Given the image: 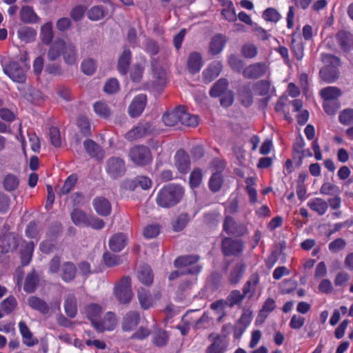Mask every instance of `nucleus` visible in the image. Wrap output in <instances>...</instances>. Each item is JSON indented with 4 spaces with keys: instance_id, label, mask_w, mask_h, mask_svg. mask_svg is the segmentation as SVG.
<instances>
[{
    "instance_id": "50",
    "label": "nucleus",
    "mask_w": 353,
    "mask_h": 353,
    "mask_svg": "<svg viewBox=\"0 0 353 353\" xmlns=\"http://www.w3.org/2000/svg\"><path fill=\"white\" fill-rule=\"evenodd\" d=\"M292 50L298 60H301L304 56V46L303 43L297 41L295 39V34L292 37Z\"/></svg>"
},
{
    "instance_id": "6",
    "label": "nucleus",
    "mask_w": 353,
    "mask_h": 353,
    "mask_svg": "<svg viewBox=\"0 0 353 353\" xmlns=\"http://www.w3.org/2000/svg\"><path fill=\"white\" fill-rule=\"evenodd\" d=\"M130 160L137 165L143 166L152 161V154L150 150L143 145H136L132 148L129 152Z\"/></svg>"
},
{
    "instance_id": "26",
    "label": "nucleus",
    "mask_w": 353,
    "mask_h": 353,
    "mask_svg": "<svg viewBox=\"0 0 353 353\" xmlns=\"http://www.w3.org/2000/svg\"><path fill=\"white\" fill-rule=\"evenodd\" d=\"M337 41L343 51H350L353 46V35L345 31H341L336 34Z\"/></svg>"
},
{
    "instance_id": "64",
    "label": "nucleus",
    "mask_w": 353,
    "mask_h": 353,
    "mask_svg": "<svg viewBox=\"0 0 353 353\" xmlns=\"http://www.w3.org/2000/svg\"><path fill=\"white\" fill-rule=\"evenodd\" d=\"M77 178L75 175L72 174L69 176L67 179L65 180L64 184L63 185L62 188L60 190V194H68L74 188L76 182H77Z\"/></svg>"
},
{
    "instance_id": "42",
    "label": "nucleus",
    "mask_w": 353,
    "mask_h": 353,
    "mask_svg": "<svg viewBox=\"0 0 353 353\" xmlns=\"http://www.w3.org/2000/svg\"><path fill=\"white\" fill-rule=\"evenodd\" d=\"M222 16L229 21H234L236 19V14L231 1H225L222 0Z\"/></svg>"
},
{
    "instance_id": "25",
    "label": "nucleus",
    "mask_w": 353,
    "mask_h": 353,
    "mask_svg": "<svg viewBox=\"0 0 353 353\" xmlns=\"http://www.w3.org/2000/svg\"><path fill=\"white\" fill-rule=\"evenodd\" d=\"M219 161L215 160L212 163V167H214V172L210 179L209 187L213 192H218L221 189V172L219 170Z\"/></svg>"
},
{
    "instance_id": "60",
    "label": "nucleus",
    "mask_w": 353,
    "mask_h": 353,
    "mask_svg": "<svg viewBox=\"0 0 353 353\" xmlns=\"http://www.w3.org/2000/svg\"><path fill=\"white\" fill-rule=\"evenodd\" d=\"M340 107L338 100L323 101V108L324 111L329 115L336 114Z\"/></svg>"
},
{
    "instance_id": "36",
    "label": "nucleus",
    "mask_w": 353,
    "mask_h": 353,
    "mask_svg": "<svg viewBox=\"0 0 353 353\" xmlns=\"http://www.w3.org/2000/svg\"><path fill=\"white\" fill-rule=\"evenodd\" d=\"M138 279L143 285H151L153 282V274L150 267L147 265L141 266L138 270Z\"/></svg>"
},
{
    "instance_id": "56",
    "label": "nucleus",
    "mask_w": 353,
    "mask_h": 353,
    "mask_svg": "<svg viewBox=\"0 0 353 353\" xmlns=\"http://www.w3.org/2000/svg\"><path fill=\"white\" fill-rule=\"evenodd\" d=\"M3 186L7 191L16 190L19 186L18 178L12 174H7L3 179Z\"/></svg>"
},
{
    "instance_id": "20",
    "label": "nucleus",
    "mask_w": 353,
    "mask_h": 353,
    "mask_svg": "<svg viewBox=\"0 0 353 353\" xmlns=\"http://www.w3.org/2000/svg\"><path fill=\"white\" fill-rule=\"evenodd\" d=\"M137 296L141 305V307L147 310L154 305L155 302L154 299L152 297L150 292L143 288H140L137 291Z\"/></svg>"
},
{
    "instance_id": "49",
    "label": "nucleus",
    "mask_w": 353,
    "mask_h": 353,
    "mask_svg": "<svg viewBox=\"0 0 353 353\" xmlns=\"http://www.w3.org/2000/svg\"><path fill=\"white\" fill-rule=\"evenodd\" d=\"M320 193L324 195L335 196L339 195L341 190L339 186L330 182H325L321 185Z\"/></svg>"
},
{
    "instance_id": "22",
    "label": "nucleus",
    "mask_w": 353,
    "mask_h": 353,
    "mask_svg": "<svg viewBox=\"0 0 353 353\" xmlns=\"http://www.w3.org/2000/svg\"><path fill=\"white\" fill-rule=\"evenodd\" d=\"M63 57L65 63L75 65L78 61V54L75 46L72 43H65L63 47Z\"/></svg>"
},
{
    "instance_id": "45",
    "label": "nucleus",
    "mask_w": 353,
    "mask_h": 353,
    "mask_svg": "<svg viewBox=\"0 0 353 353\" xmlns=\"http://www.w3.org/2000/svg\"><path fill=\"white\" fill-rule=\"evenodd\" d=\"M71 219L72 222L78 226L87 225L88 223V216L79 209H74L71 212Z\"/></svg>"
},
{
    "instance_id": "27",
    "label": "nucleus",
    "mask_w": 353,
    "mask_h": 353,
    "mask_svg": "<svg viewBox=\"0 0 353 353\" xmlns=\"http://www.w3.org/2000/svg\"><path fill=\"white\" fill-rule=\"evenodd\" d=\"M21 263L23 265H27L31 261L34 244L32 241L28 243L21 241Z\"/></svg>"
},
{
    "instance_id": "52",
    "label": "nucleus",
    "mask_w": 353,
    "mask_h": 353,
    "mask_svg": "<svg viewBox=\"0 0 353 353\" xmlns=\"http://www.w3.org/2000/svg\"><path fill=\"white\" fill-rule=\"evenodd\" d=\"M241 103L245 106L249 107L252 104L253 96L250 88L248 86L243 87L239 94Z\"/></svg>"
},
{
    "instance_id": "44",
    "label": "nucleus",
    "mask_w": 353,
    "mask_h": 353,
    "mask_svg": "<svg viewBox=\"0 0 353 353\" xmlns=\"http://www.w3.org/2000/svg\"><path fill=\"white\" fill-rule=\"evenodd\" d=\"M228 82L225 79L222 78V106H230L234 102V93L231 90H224L228 86Z\"/></svg>"
},
{
    "instance_id": "16",
    "label": "nucleus",
    "mask_w": 353,
    "mask_h": 353,
    "mask_svg": "<svg viewBox=\"0 0 353 353\" xmlns=\"http://www.w3.org/2000/svg\"><path fill=\"white\" fill-rule=\"evenodd\" d=\"M259 282L260 276L258 273L255 272L251 274L243 286L242 291L244 295H246L249 299H252L256 292Z\"/></svg>"
},
{
    "instance_id": "59",
    "label": "nucleus",
    "mask_w": 353,
    "mask_h": 353,
    "mask_svg": "<svg viewBox=\"0 0 353 353\" xmlns=\"http://www.w3.org/2000/svg\"><path fill=\"white\" fill-rule=\"evenodd\" d=\"M103 261L105 265L109 268L114 267L121 263V256L108 252L103 254Z\"/></svg>"
},
{
    "instance_id": "29",
    "label": "nucleus",
    "mask_w": 353,
    "mask_h": 353,
    "mask_svg": "<svg viewBox=\"0 0 353 353\" xmlns=\"http://www.w3.org/2000/svg\"><path fill=\"white\" fill-rule=\"evenodd\" d=\"M221 72V64L219 61L214 62L210 65L203 72V79L205 83H210L217 77Z\"/></svg>"
},
{
    "instance_id": "30",
    "label": "nucleus",
    "mask_w": 353,
    "mask_h": 353,
    "mask_svg": "<svg viewBox=\"0 0 353 353\" xmlns=\"http://www.w3.org/2000/svg\"><path fill=\"white\" fill-rule=\"evenodd\" d=\"M180 123L188 127H196L199 123V119L196 115L190 114L186 112L184 107H181Z\"/></svg>"
},
{
    "instance_id": "13",
    "label": "nucleus",
    "mask_w": 353,
    "mask_h": 353,
    "mask_svg": "<svg viewBox=\"0 0 353 353\" xmlns=\"http://www.w3.org/2000/svg\"><path fill=\"white\" fill-rule=\"evenodd\" d=\"M147 102L145 94H141L136 96L128 108V113L131 117H137L141 115L145 109Z\"/></svg>"
},
{
    "instance_id": "17",
    "label": "nucleus",
    "mask_w": 353,
    "mask_h": 353,
    "mask_svg": "<svg viewBox=\"0 0 353 353\" xmlns=\"http://www.w3.org/2000/svg\"><path fill=\"white\" fill-rule=\"evenodd\" d=\"M128 243V237L123 233H117L112 236L109 240V248L114 252H121Z\"/></svg>"
},
{
    "instance_id": "2",
    "label": "nucleus",
    "mask_w": 353,
    "mask_h": 353,
    "mask_svg": "<svg viewBox=\"0 0 353 353\" xmlns=\"http://www.w3.org/2000/svg\"><path fill=\"white\" fill-rule=\"evenodd\" d=\"M322 61L327 64L320 70L321 78L327 83L334 82L339 77L337 67L340 65V60L336 57L330 54H322Z\"/></svg>"
},
{
    "instance_id": "9",
    "label": "nucleus",
    "mask_w": 353,
    "mask_h": 353,
    "mask_svg": "<svg viewBox=\"0 0 353 353\" xmlns=\"http://www.w3.org/2000/svg\"><path fill=\"white\" fill-rule=\"evenodd\" d=\"M243 250V242L240 239L226 238L222 241V252L225 256H239Z\"/></svg>"
},
{
    "instance_id": "23",
    "label": "nucleus",
    "mask_w": 353,
    "mask_h": 353,
    "mask_svg": "<svg viewBox=\"0 0 353 353\" xmlns=\"http://www.w3.org/2000/svg\"><path fill=\"white\" fill-rule=\"evenodd\" d=\"M20 19L25 23H37L41 21L32 8L30 6H23L21 8Z\"/></svg>"
},
{
    "instance_id": "34",
    "label": "nucleus",
    "mask_w": 353,
    "mask_h": 353,
    "mask_svg": "<svg viewBox=\"0 0 353 353\" xmlns=\"http://www.w3.org/2000/svg\"><path fill=\"white\" fill-rule=\"evenodd\" d=\"M28 305L33 310H37L42 314H47L49 311L48 304L41 299L31 296L28 299Z\"/></svg>"
},
{
    "instance_id": "38",
    "label": "nucleus",
    "mask_w": 353,
    "mask_h": 353,
    "mask_svg": "<svg viewBox=\"0 0 353 353\" xmlns=\"http://www.w3.org/2000/svg\"><path fill=\"white\" fill-rule=\"evenodd\" d=\"M65 42L62 39L56 40L50 46L48 52V59L50 61H54L59 57L61 52L63 53Z\"/></svg>"
},
{
    "instance_id": "61",
    "label": "nucleus",
    "mask_w": 353,
    "mask_h": 353,
    "mask_svg": "<svg viewBox=\"0 0 353 353\" xmlns=\"http://www.w3.org/2000/svg\"><path fill=\"white\" fill-rule=\"evenodd\" d=\"M105 15V10L102 6L92 7L88 12V17L92 21H98Z\"/></svg>"
},
{
    "instance_id": "43",
    "label": "nucleus",
    "mask_w": 353,
    "mask_h": 353,
    "mask_svg": "<svg viewBox=\"0 0 353 353\" xmlns=\"http://www.w3.org/2000/svg\"><path fill=\"white\" fill-rule=\"evenodd\" d=\"M19 328L20 333L24 340V343L28 346H33L37 343V341H34L32 339V335L30 332L29 328L26 325V323L23 321H20L19 323Z\"/></svg>"
},
{
    "instance_id": "24",
    "label": "nucleus",
    "mask_w": 353,
    "mask_h": 353,
    "mask_svg": "<svg viewBox=\"0 0 353 353\" xmlns=\"http://www.w3.org/2000/svg\"><path fill=\"white\" fill-rule=\"evenodd\" d=\"M93 206L96 212L101 216H108L111 212V205L109 201L103 197L94 199Z\"/></svg>"
},
{
    "instance_id": "8",
    "label": "nucleus",
    "mask_w": 353,
    "mask_h": 353,
    "mask_svg": "<svg viewBox=\"0 0 353 353\" xmlns=\"http://www.w3.org/2000/svg\"><path fill=\"white\" fill-rule=\"evenodd\" d=\"M223 229L227 234L235 236H243L248 232L247 227L243 223L237 222L229 216H225Z\"/></svg>"
},
{
    "instance_id": "57",
    "label": "nucleus",
    "mask_w": 353,
    "mask_h": 353,
    "mask_svg": "<svg viewBox=\"0 0 353 353\" xmlns=\"http://www.w3.org/2000/svg\"><path fill=\"white\" fill-rule=\"evenodd\" d=\"M154 78L156 79L154 83L156 87H163L166 83V72L164 69L154 68L153 69Z\"/></svg>"
},
{
    "instance_id": "3",
    "label": "nucleus",
    "mask_w": 353,
    "mask_h": 353,
    "mask_svg": "<svg viewBox=\"0 0 353 353\" xmlns=\"http://www.w3.org/2000/svg\"><path fill=\"white\" fill-rule=\"evenodd\" d=\"M29 65L21 59L18 61H10L3 65L4 73L14 82L23 83L26 81V72Z\"/></svg>"
},
{
    "instance_id": "32",
    "label": "nucleus",
    "mask_w": 353,
    "mask_h": 353,
    "mask_svg": "<svg viewBox=\"0 0 353 353\" xmlns=\"http://www.w3.org/2000/svg\"><path fill=\"white\" fill-rule=\"evenodd\" d=\"M64 310L70 318H74L77 314V303L74 295L68 294L65 299Z\"/></svg>"
},
{
    "instance_id": "14",
    "label": "nucleus",
    "mask_w": 353,
    "mask_h": 353,
    "mask_svg": "<svg viewBox=\"0 0 353 353\" xmlns=\"http://www.w3.org/2000/svg\"><path fill=\"white\" fill-rule=\"evenodd\" d=\"M83 146L88 155L97 161H102L105 157L103 150L97 143L91 139H86Z\"/></svg>"
},
{
    "instance_id": "33",
    "label": "nucleus",
    "mask_w": 353,
    "mask_h": 353,
    "mask_svg": "<svg viewBox=\"0 0 353 353\" xmlns=\"http://www.w3.org/2000/svg\"><path fill=\"white\" fill-rule=\"evenodd\" d=\"M76 272V266L71 262L64 263L61 268V276L65 282L73 280L75 277Z\"/></svg>"
},
{
    "instance_id": "28",
    "label": "nucleus",
    "mask_w": 353,
    "mask_h": 353,
    "mask_svg": "<svg viewBox=\"0 0 353 353\" xmlns=\"http://www.w3.org/2000/svg\"><path fill=\"white\" fill-rule=\"evenodd\" d=\"M307 206L313 211L322 216L325 214L328 209V204L325 200L321 198H314L307 202Z\"/></svg>"
},
{
    "instance_id": "21",
    "label": "nucleus",
    "mask_w": 353,
    "mask_h": 353,
    "mask_svg": "<svg viewBox=\"0 0 353 353\" xmlns=\"http://www.w3.org/2000/svg\"><path fill=\"white\" fill-rule=\"evenodd\" d=\"M247 266L243 262L237 263L232 269L230 276L229 281L232 285H236L240 282L243 278Z\"/></svg>"
},
{
    "instance_id": "40",
    "label": "nucleus",
    "mask_w": 353,
    "mask_h": 353,
    "mask_svg": "<svg viewBox=\"0 0 353 353\" xmlns=\"http://www.w3.org/2000/svg\"><path fill=\"white\" fill-rule=\"evenodd\" d=\"M17 35L21 41L30 43L35 40L37 32L30 27H22L17 31Z\"/></svg>"
},
{
    "instance_id": "41",
    "label": "nucleus",
    "mask_w": 353,
    "mask_h": 353,
    "mask_svg": "<svg viewBox=\"0 0 353 353\" xmlns=\"http://www.w3.org/2000/svg\"><path fill=\"white\" fill-rule=\"evenodd\" d=\"M181 107L174 110L164 114L162 117V121L168 126H174L180 122Z\"/></svg>"
},
{
    "instance_id": "10",
    "label": "nucleus",
    "mask_w": 353,
    "mask_h": 353,
    "mask_svg": "<svg viewBox=\"0 0 353 353\" xmlns=\"http://www.w3.org/2000/svg\"><path fill=\"white\" fill-rule=\"evenodd\" d=\"M268 69V65L264 62H258L247 66L243 70V75L245 79H256L264 76Z\"/></svg>"
},
{
    "instance_id": "46",
    "label": "nucleus",
    "mask_w": 353,
    "mask_h": 353,
    "mask_svg": "<svg viewBox=\"0 0 353 353\" xmlns=\"http://www.w3.org/2000/svg\"><path fill=\"white\" fill-rule=\"evenodd\" d=\"M209 340L212 342L208 347L206 353H221V336L219 334L212 333L209 336Z\"/></svg>"
},
{
    "instance_id": "12",
    "label": "nucleus",
    "mask_w": 353,
    "mask_h": 353,
    "mask_svg": "<svg viewBox=\"0 0 353 353\" xmlns=\"http://www.w3.org/2000/svg\"><path fill=\"white\" fill-rule=\"evenodd\" d=\"M154 128L149 123H141L125 134V138L129 141H134L151 134Z\"/></svg>"
},
{
    "instance_id": "55",
    "label": "nucleus",
    "mask_w": 353,
    "mask_h": 353,
    "mask_svg": "<svg viewBox=\"0 0 353 353\" xmlns=\"http://www.w3.org/2000/svg\"><path fill=\"white\" fill-rule=\"evenodd\" d=\"M209 54L212 56L218 55L221 52V35L214 36L209 43Z\"/></svg>"
},
{
    "instance_id": "15",
    "label": "nucleus",
    "mask_w": 353,
    "mask_h": 353,
    "mask_svg": "<svg viewBox=\"0 0 353 353\" xmlns=\"http://www.w3.org/2000/svg\"><path fill=\"white\" fill-rule=\"evenodd\" d=\"M174 165L179 172L185 174L190 168L188 154L184 150H179L174 156Z\"/></svg>"
},
{
    "instance_id": "19",
    "label": "nucleus",
    "mask_w": 353,
    "mask_h": 353,
    "mask_svg": "<svg viewBox=\"0 0 353 353\" xmlns=\"http://www.w3.org/2000/svg\"><path fill=\"white\" fill-rule=\"evenodd\" d=\"M139 314L137 312H128L123 319L122 328L124 331L129 332L134 330L139 322Z\"/></svg>"
},
{
    "instance_id": "58",
    "label": "nucleus",
    "mask_w": 353,
    "mask_h": 353,
    "mask_svg": "<svg viewBox=\"0 0 353 353\" xmlns=\"http://www.w3.org/2000/svg\"><path fill=\"white\" fill-rule=\"evenodd\" d=\"M228 64L232 68V69L236 72H243V69L245 65V63L243 59L239 58V57L231 54L228 57Z\"/></svg>"
},
{
    "instance_id": "1",
    "label": "nucleus",
    "mask_w": 353,
    "mask_h": 353,
    "mask_svg": "<svg viewBox=\"0 0 353 353\" xmlns=\"http://www.w3.org/2000/svg\"><path fill=\"white\" fill-rule=\"evenodd\" d=\"M183 194L184 190L181 185L169 184L159 191L156 201L162 208H171L180 202Z\"/></svg>"
},
{
    "instance_id": "39",
    "label": "nucleus",
    "mask_w": 353,
    "mask_h": 353,
    "mask_svg": "<svg viewBox=\"0 0 353 353\" xmlns=\"http://www.w3.org/2000/svg\"><path fill=\"white\" fill-rule=\"evenodd\" d=\"M321 97L324 101L338 100L342 92L341 90L334 86H328L323 88L320 92Z\"/></svg>"
},
{
    "instance_id": "11",
    "label": "nucleus",
    "mask_w": 353,
    "mask_h": 353,
    "mask_svg": "<svg viewBox=\"0 0 353 353\" xmlns=\"http://www.w3.org/2000/svg\"><path fill=\"white\" fill-rule=\"evenodd\" d=\"M117 324V319L113 312H107L103 318L100 319L97 323H95L94 327L97 332H102L104 331L113 330Z\"/></svg>"
},
{
    "instance_id": "31",
    "label": "nucleus",
    "mask_w": 353,
    "mask_h": 353,
    "mask_svg": "<svg viewBox=\"0 0 353 353\" xmlns=\"http://www.w3.org/2000/svg\"><path fill=\"white\" fill-rule=\"evenodd\" d=\"M245 296L246 295H244L243 292L241 293L239 290H234L230 292L224 303L222 301V305H225L230 307L234 305H241Z\"/></svg>"
},
{
    "instance_id": "48",
    "label": "nucleus",
    "mask_w": 353,
    "mask_h": 353,
    "mask_svg": "<svg viewBox=\"0 0 353 353\" xmlns=\"http://www.w3.org/2000/svg\"><path fill=\"white\" fill-rule=\"evenodd\" d=\"M17 306V299L13 296H10L1 303V308L3 312L8 314L12 312Z\"/></svg>"
},
{
    "instance_id": "18",
    "label": "nucleus",
    "mask_w": 353,
    "mask_h": 353,
    "mask_svg": "<svg viewBox=\"0 0 353 353\" xmlns=\"http://www.w3.org/2000/svg\"><path fill=\"white\" fill-rule=\"evenodd\" d=\"M103 308L101 305L95 303H91L84 307L83 313L90 321L92 325L94 327L95 323L101 319V314Z\"/></svg>"
},
{
    "instance_id": "7",
    "label": "nucleus",
    "mask_w": 353,
    "mask_h": 353,
    "mask_svg": "<svg viewBox=\"0 0 353 353\" xmlns=\"http://www.w3.org/2000/svg\"><path fill=\"white\" fill-rule=\"evenodd\" d=\"M105 170L111 178L118 179L125 172V161L120 157H111L106 162Z\"/></svg>"
},
{
    "instance_id": "51",
    "label": "nucleus",
    "mask_w": 353,
    "mask_h": 353,
    "mask_svg": "<svg viewBox=\"0 0 353 353\" xmlns=\"http://www.w3.org/2000/svg\"><path fill=\"white\" fill-rule=\"evenodd\" d=\"M53 37L52 24L48 22L43 24L41 28V39L45 43H49Z\"/></svg>"
},
{
    "instance_id": "4",
    "label": "nucleus",
    "mask_w": 353,
    "mask_h": 353,
    "mask_svg": "<svg viewBox=\"0 0 353 353\" xmlns=\"http://www.w3.org/2000/svg\"><path fill=\"white\" fill-rule=\"evenodd\" d=\"M199 257L196 255H186L176 258L174 262L175 268L181 270V273L198 274L202 267L198 263Z\"/></svg>"
},
{
    "instance_id": "5",
    "label": "nucleus",
    "mask_w": 353,
    "mask_h": 353,
    "mask_svg": "<svg viewBox=\"0 0 353 353\" xmlns=\"http://www.w3.org/2000/svg\"><path fill=\"white\" fill-rule=\"evenodd\" d=\"M114 294L121 303L130 302L133 293L131 288V279L128 276L123 277L114 286Z\"/></svg>"
},
{
    "instance_id": "63",
    "label": "nucleus",
    "mask_w": 353,
    "mask_h": 353,
    "mask_svg": "<svg viewBox=\"0 0 353 353\" xmlns=\"http://www.w3.org/2000/svg\"><path fill=\"white\" fill-rule=\"evenodd\" d=\"M81 70L87 75H92L96 70L97 65L95 61L92 59H87L81 63Z\"/></svg>"
},
{
    "instance_id": "37",
    "label": "nucleus",
    "mask_w": 353,
    "mask_h": 353,
    "mask_svg": "<svg viewBox=\"0 0 353 353\" xmlns=\"http://www.w3.org/2000/svg\"><path fill=\"white\" fill-rule=\"evenodd\" d=\"M130 59V51L128 49H124L118 61V70L121 74H127Z\"/></svg>"
},
{
    "instance_id": "62",
    "label": "nucleus",
    "mask_w": 353,
    "mask_h": 353,
    "mask_svg": "<svg viewBox=\"0 0 353 353\" xmlns=\"http://www.w3.org/2000/svg\"><path fill=\"white\" fill-rule=\"evenodd\" d=\"M339 119L343 125H350L353 124V109L347 108L343 110L340 113Z\"/></svg>"
},
{
    "instance_id": "47",
    "label": "nucleus",
    "mask_w": 353,
    "mask_h": 353,
    "mask_svg": "<svg viewBox=\"0 0 353 353\" xmlns=\"http://www.w3.org/2000/svg\"><path fill=\"white\" fill-rule=\"evenodd\" d=\"M94 110L95 113L100 117L108 118L110 116L112 111L108 105L102 101L96 102L94 104Z\"/></svg>"
},
{
    "instance_id": "54",
    "label": "nucleus",
    "mask_w": 353,
    "mask_h": 353,
    "mask_svg": "<svg viewBox=\"0 0 353 353\" xmlns=\"http://www.w3.org/2000/svg\"><path fill=\"white\" fill-rule=\"evenodd\" d=\"M38 282V279L34 272L28 274L26 278L23 289L28 293L33 292Z\"/></svg>"
},
{
    "instance_id": "35",
    "label": "nucleus",
    "mask_w": 353,
    "mask_h": 353,
    "mask_svg": "<svg viewBox=\"0 0 353 353\" xmlns=\"http://www.w3.org/2000/svg\"><path fill=\"white\" fill-rule=\"evenodd\" d=\"M202 67L201 55L198 52L190 54L188 60V68L191 73L199 72Z\"/></svg>"
},
{
    "instance_id": "53",
    "label": "nucleus",
    "mask_w": 353,
    "mask_h": 353,
    "mask_svg": "<svg viewBox=\"0 0 353 353\" xmlns=\"http://www.w3.org/2000/svg\"><path fill=\"white\" fill-rule=\"evenodd\" d=\"M241 54L246 59H253L258 54V48L254 43L244 44L241 50Z\"/></svg>"
}]
</instances>
